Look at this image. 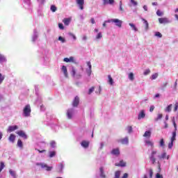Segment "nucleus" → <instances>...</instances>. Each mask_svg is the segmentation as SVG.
<instances>
[{
  "label": "nucleus",
  "mask_w": 178,
  "mask_h": 178,
  "mask_svg": "<svg viewBox=\"0 0 178 178\" xmlns=\"http://www.w3.org/2000/svg\"><path fill=\"white\" fill-rule=\"evenodd\" d=\"M83 69L80 67L78 69H75L74 67H72V75L73 77H76V79H80L81 77V74H83Z\"/></svg>",
  "instance_id": "1"
},
{
  "label": "nucleus",
  "mask_w": 178,
  "mask_h": 178,
  "mask_svg": "<svg viewBox=\"0 0 178 178\" xmlns=\"http://www.w3.org/2000/svg\"><path fill=\"white\" fill-rule=\"evenodd\" d=\"M24 112V116L25 118H29L30 115L31 114V107L30 106V104H27L25 106L23 110Z\"/></svg>",
  "instance_id": "2"
},
{
  "label": "nucleus",
  "mask_w": 178,
  "mask_h": 178,
  "mask_svg": "<svg viewBox=\"0 0 178 178\" xmlns=\"http://www.w3.org/2000/svg\"><path fill=\"white\" fill-rule=\"evenodd\" d=\"M107 22L108 23H115V26L120 28L122 27V23H123V22L119 19H111Z\"/></svg>",
  "instance_id": "3"
},
{
  "label": "nucleus",
  "mask_w": 178,
  "mask_h": 178,
  "mask_svg": "<svg viewBox=\"0 0 178 178\" xmlns=\"http://www.w3.org/2000/svg\"><path fill=\"white\" fill-rule=\"evenodd\" d=\"M176 140V132H172V136L171 137V142L168 144V148L170 149L173 147V141Z\"/></svg>",
  "instance_id": "4"
},
{
  "label": "nucleus",
  "mask_w": 178,
  "mask_h": 178,
  "mask_svg": "<svg viewBox=\"0 0 178 178\" xmlns=\"http://www.w3.org/2000/svg\"><path fill=\"white\" fill-rule=\"evenodd\" d=\"M156 155V151L153 150L149 156V159L152 161V163L154 165L155 162H156V159H155V156Z\"/></svg>",
  "instance_id": "5"
},
{
  "label": "nucleus",
  "mask_w": 178,
  "mask_h": 178,
  "mask_svg": "<svg viewBox=\"0 0 178 178\" xmlns=\"http://www.w3.org/2000/svg\"><path fill=\"white\" fill-rule=\"evenodd\" d=\"M36 165H38V166H41V168H46V170H47V172H49V171H51V170H52V167H49V166H48L47 164H45V163H36Z\"/></svg>",
  "instance_id": "6"
},
{
  "label": "nucleus",
  "mask_w": 178,
  "mask_h": 178,
  "mask_svg": "<svg viewBox=\"0 0 178 178\" xmlns=\"http://www.w3.org/2000/svg\"><path fill=\"white\" fill-rule=\"evenodd\" d=\"M169 22V19L167 17L159 18V23H160V24H168Z\"/></svg>",
  "instance_id": "7"
},
{
  "label": "nucleus",
  "mask_w": 178,
  "mask_h": 178,
  "mask_svg": "<svg viewBox=\"0 0 178 178\" xmlns=\"http://www.w3.org/2000/svg\"><path fill=\"white\" fill-rule=\"evenodd\" d=\"M79 104H80V99L79 98V96H76L73 100L72 106L74 107L79 106Z\"/></svg>",
  "instance_id": "8"
},
{
  "label": "nucleus",
  "mask_w": 178,
  "mask_h": 178,
  "mask_svg": "<svg viewBox=\"0 0 178 178\" xmlns=\"http://www.w3.org/2000/svg\"><path fill=\"white\" fill-rule=\"evenodd\" d=\"M76 2L79 5L81 10H83L84 9V0H76Z\"/></svg>",
  "instance_id": "9"
},
{
  "label": "nucleus",
  "mask_w": 178,
  "mask_h": 178,
  "mask_svg": "<svg viewBox=\"0 0 178 178\" xmlns=\"http://www.w3.org/2000/svg\"><path fill=\"white\" fill-rule=\"evenodd\" d=\"M17 134H18L19 137H22V138H24V140H27V134H26L24 131H19L17 132Z\"/></svg>",
  "instance_id": "10"
},
{
  "label": "nucleus",
  "mask_w": 178,
  "mask_h": 178,
  "mask_svg": "<svg viewBox=\"0 0 178 178\" xmlns=\"http://www.w3.org/2000/svg\"><path fill=\"white\" fill-rule=\"evenodd\" d=\"M145 118V111L141 110L138 115V120H141V119H144Z\"/></svg>",
  "instance_id": "11"
},
{
  "label": "nucleus",
  "mask_w": 178,
  "mask_h": 178,
  "mask_svg": "<svg viewBox=\"0 0 178 178\" xmlns=\"http://www.w3.org/2000/svg\"><path fill=\"white\" fill-rule=\"evenodd\" d=\"M19 127L17 125L10 126L7 130L8 133H12V131H15V130H17Z\"/></svg>",
  "instance_id": "12"
},
{
  "label": "nucleus",
  "mask_w": 178,
  "mask_h": 178,
  "mask_svg": "<svg viewBox=\"0 0 178 178\" xmlns=\"http://www.w3.org/2000/svg\"><path fill=\"white\" fill-rule=\"evenodd\" d=\"M118 143H121L124 145L129 144V138L126 137L124 138L120 139L118 140Z\"/></svg>",
  "instance_id": "13"
},
{
  "label": "nucleus",
  "mask_w": 178,
  "mask_h": 178,
  "mask_svg": "<svg viewBox=\"0 0 178 178\" xmlns=\"http://www.w3.org/2000/svg\"><path fill=\"white\" fill-rule=\"evenodd\" d=\"M81 147H83V148H88L89 145H90V142L87 141V140H83L81 143Z\"/></svg>",
  "instance_id": "14"
},
{
  "label": "nucleus",
  "mask_w": 178,
  "mask_h": 178,
  "mask_svg": "<svg viewBox=\"0 0 178 178\" xmlns=\"http://www.w3.org/2000/svg\"><path fill=\"white\" fill-rule=\"evenodd\" d=\"M67 116L68 119H72L73 116V108L68 109L67 111Z\"/></svg>",
  "instance_id": "15"
},
{
  "label": "nucleus",
  "mask_w": 178,
  "mask_h": 178,
  "mask_svg": "<svg viewBox=\"0 0 178 178\" xmlns=\"http://www.w3.org/2000/svg\"><path fill=\"white\" fill-rule=\"evenodd\" d=\"M112 155H115L116 156H118V155H120V151L119 150V148L113 149L111 151Z\"/></svg>",
  "instance_id": "16"
},
{
  "label": "nucleus",
  "mask_w": 178,
  "mask_h": 178,
  "mask_svg": "<svg viewBox=\"0 0 178 178\" xmlns=\"http://www.w3.org/2000/svg\"><path fill=\"white\" fill-rule=\"evenodd\" d=\"M64 62H66V63H69V62L74 63V58L73 56H71L70 58H65Z\"/></svg>",
  "instance_id": "17"
},
{
  "label": "nucleus",
  "mask_w": 178,
  "mask_h": 178,
  "mask_svg": "<svg viewBox=\"0 0 178 178\" xmlns=\"http://www.w3.org/2000/svg\"><path fill=\"white\" fill-rule=\"evenodd\" d=\"M8 140L11 143H15V140H16V136L13 134H11L8 138Z\"/></svg>",
  "instance_id": "18"
},
{
  "label": "nucleus",
  "mask_w": 178,
  "mask_h": 178,
  "mask_svg": "<svg viewBox=\"0 0 178 178\" xmlns=\"http://www.w3.org/2000/svg\"><path fill=\"white\" fill-rule=\"evenodd\" d=\"M62 72H63L65 77H68L67 68L66 67V66L63 65V67H62Z\"/></svg>",
  "instance_id": "19"
},
{
  "label": "nucleus",
  "mask_w": 178,
  "mask_h": 178,
  "mask_svg": "<svg viewBox=\"0 0 178 178\" xmlns=\"http://www.w3.org/2000/svg\"><path fill=\"white\" fill-rule=\"evenodd\" d=\"M99 170H100V177L106 178V175H105V172H104V168L100 167Z\"/></svg>",
  "instance_id": "20"
},
{
  "label": "nucleus",
  "mask_w": 178,
  "mask_h": 178,
  "mask_svg": "<svg viewBox=\"0 0 178 178\" xmlns=\"http://www.w3.org/2000/svg\"><path fill=\"white\" fill-rule=\"evenodd\" d=\"M145 143L147 145V147H151L152 148H154V143L152 141L149 140H146Z\"/></svg>",
  "instance_id": "21"
},
{
  "label": "nucleus",
  "mask_w": 178,
  "mask_h": 178,
  "mask_svg": "<svg viewBox=\"0 0 178 178\" xmlns=\"http://www.w3.org/2000/svg\"><path fill=\"white\" fill-rule=\"evenodd\" d=\"M172 123H173V126L175 127V130H174L173 133H175V135H176V132L177 131V124H176L175 118H173V119H172Z\"/></svg>",
  "instance_id": "22"
},
{
  "label": "nucleus",
  "mask_w": 178,
  "mask_h": 178,
  "mask_svg": "<svg viewBox=\"0 0 178 178\" xmlns=\"http://www.w3.org/2000/svg\"><path fill=\"white\" fill-rule=\"evenodd\" d=\"M63 23H64L65 26H69V24H70V19L65 18L63 20Z\"/></svg>",
  "instance_id": "23"
},
{
  "label": "nucleus",
  "mask_w": 178,
  "mask_h": 178,
  "mask_svg": "<svg viewBox=\"0 0 178 178\" xmlns=\"http://www.w3.org/2000/svg\"><path fill=\"white\" fill-rule=\"evenodd\" d=\"M63 163H60L59 165H58V173H62V171L63 170Z\"/></svg>",
  "instance_id": "24"
},
{
  "label": "nucleus",
  "mask_w": 178,
  "mask_h": 178,
  "mask_svg": "<svg viewBox=\"0 0 178 178\" xmlns=\"http://www.w3.org/2000/svg\"><path fill=\"white\" fill-rule=\"evenodd\" d=\"M159 147L161 148H165V140L163 138H161L159 141Z\"/></svg>",
  "instance_id": "25"
},
{
  "label": "nucleus",
  "mask_w": 178,
  "mask_h": 178,
  "mask_svg": "<svg viewBox=\"0 0 178 178\" xmlns=\"http://www.w3.org/2000/svg\"><path fill=\"white\" fill-rule=\"evenodd\" d=\"M115 166H121L122 168H124L126 166V163L123 161H120L119 163H115Z\"/></svg>",
  "instance_id": "26"
},
{
  "label": "nucleus",
  "mask_w": 178,
  "mask_h": 178,
  "mask_svg": "<svg viewBox=\"0 0 178 178\" xmlns=\"http://www.w3.org/2000/svg\"><path fill=\"white\" fill-rule=\"evenodd\" d=\"M143 137H147V138H149L151 137V131H146L145 134H143Z\"/></svg>",
  "instance_id": "27"
},
{
  "label": "nucleus",
  "mask_w": 178,
  "mask_h": 178,
  "mask_svg": "<svg viewBox=\"0 0 178 178\" xmlns=\"http://www.w3.org/2000/svg\"><path fill=\"white\" fill-rule=\"evenodd\" d=\"M129 26H130V27H131V29H133L134 31H138V29H137L136 25H134V24L129 23Z\"/></svg>",
  "instance_id": "28"
},
{
  "label": "nucleus",
  "mask_w": 178,
  "mask_h": 178,
  "mask_svg": "<svg viewBox=\"0 0 178 178\" xmlns=\"http://www.w3.org/2000/svg\"><path fill=\"white\" fill-rule=\"evenodd\" d=\"M128 77L131 81H133L134 80V74H133V72H130L128 75Z\"/></svg>",
  "instance_id": "29"
},
{
  "label": "nucleus",
  "mask_w": 178,
  "mask_h": 178,
  "mask_svg": "<svg viewBox=\"0 0 178 178\" xmlns=\"http://www.w3.org/2000/svg\"><path fill=\"white\" fill-rule=\"evenodd\" d=\"M17 147H19V148H23V142H22V140L19 139L17 140Z\"/></svg>",
  "instance_id": "30"
},
{
  "label": "nucleus",
  "mask_w": 178,
  "mask_h": 178,
  "mask_svg": "<svg viewBox=\"0 0 178 178\" xmlns=\"http://www.w3.org/2000/svg\"><path fill=\"white\" fill-rule=\"evenodd\" d=\"M108 83L111 86H113V79H112V76L111 75L108 76Z\"/></svg>",
  "instance_id": "31"
},
{
  "label": "nucleus",
  "mask_w": 178,
  "mask_h": 178,
  "mask_svg": "<svg viewBox=\"0 0 178 178\" xmlns=\"http://www.w3.org/2000/svg\"><path fill=\"white\" fill-rule=\"evenodd\" d=\"M143 23L145 24V30H148V27H149V24H148V22L144 19H143Z\"/></svg>",
  "instance_id": "32"
},
{
  "label": "nucleus",
  "mask_w": 178,
  "mask_h": 178,
  "mask_svg": "<svg viewBox=\"0 0 178 178\" xmlns=\"http://www.w3.org/2000/svg\"><path fill=\"white\" fill-rule=\"evenodd\" d=\"M162 118H163V115H162V113H159L157 115V118L155 119V121L158 122V120H161Z\"/></svg>",
  "instance_id": "33"
},
{
  "label": "nucleus",
  "mask_w": 178,
  "mask_h": 178,
  "mask_svg": "<svg viewBox=\"0 0 178 178\" xmlns=\"http://www.w3.org/2000/svg\"><path fill=\"white\" fill-rule=\"evenodd\" d=\"M165 112H171L172 111V104L168 105L165 109Z\"/></svg>",
  "instance_id": "34"
},
{
  "label": "nucleus",
  "mask_w": 178,
  "mask_h": 178,
  "mask_svg": "<svg viewBox=\"0 0 178 178\" xmlns=\"http://www.w3.org/2000/svg\"><path fill=\"white\" fill-rule=\"evenodd\" d=\"M6 60V58H5V56L0 54V63H2V62H5Z\"/></svg>",
  "instance_id": "35"
},
{
  "label": "nucleus",
  "mask_w": 178,
  "mask_h": 178,
  "mask_svg": "<svg viewBox=\"0 0 178 178\" xmlns=\"http://www.w3.org/2000/svg\"><path fill=\"white\" fill-rule=\"evenodd\" d=\"M161 158L162 159H165V158H166L167 159H169L170 156H166V152H163V153L161 154Z\"/></svg>",
  "instance_id": "36"
},
{
  "label": "nucleus",
  "mask_w": 178,
  "mask_h": 178,
  "mask_svg": "<svg viewBox=\"0 0 178 178\" xmlns=\"http://www.w3.org/2000/svg\"><path fill=\"white\" fill-rule=\"evenodd\" d=\"M55 155H56V152L55 151L49 152V158H54Z\"/></svg>",
  "instance_id": "37"
},
{
  "label": "nucleus",
  "mask_w": 178,
  "mask_h": 178,
  "mask_svg": "<svg viewBox=\"0 0 178 178\" xmlns=\"http://www.w3.org/2000/svg\"><path fill=\"white\" fill-rule=\"evenodd\" d=\"M114 178H120V171L118 170L115 172Z\"/></svg>",
  "instance_id": "38"
},
{
  "label": "nucleus",
  "mask_w": 178,
  "mask_h": 178,
  "mask_svg": "<svg viewBox=\"0 0 178 178\" xmlns=\"http://www.w3.org/2000/svg\"><path fill=\"white\" fill-rule=\"evenodd\" d=\"M5 168V163L3 162L0 163V173L2 172V170Z\"/></svg>",
  "instance_id": "39"
},
{
  "label": "nucleus",
  "mask_w": 178,
  "mask_h": 178,
  "mask_svg": "<svg viewBox=\"0 0 178 178\" xmlns=\"http://www.w3.org/2000/svg\"><path fill=\"white\" fill-rule=\"evenodd\" d=\"M3 80H5V76L0 73V84H2V83L3 82Z\"/></svg>",
  "instance_id": "40"
},
{
  "label": "nucleus",
  "mask_w": 178,
  "mask_h": 178,
  "mask_svg": "<svg viewBox=\"0 0 178 178\" xmlns=\"http://www.w3.org/2000/svg\"><path fill=\"white\" fill-rule=\"evenodd\" d=\"M56 145V143L54 140H52L51 142H50V146L51 147V148H55Z\"/></svg>",
  "instance_id": "41"
},
{
  "label": "nucleus",
  "mask_w": 178,
  "mask_h": 178,
  "mask_svg": "<svg viewBox=\"0 0 178 178\" xmlns=\"http://www.w3.org/2000/svg\"><path fill=\"white\" fill-rule=\"evenodd\" d=\"M9 173L10 175H11V176H13V177H16V173L15 172V171L10 170Z\"/></svg>",
  "instance_id": "42"
},
{
  "label": "nucleus",
  "mask_w": 178,
  "mask_h": 178,
  "mask_svg": "<svg viewBox=\"0 0 178 178\" xmlns=\"http://www.w3.org/2000/svg\"><path fill=\"white\" fill-rule=\"evenodd\" d=\"M157 16H163V12L161 11V10H158L156 11Z\"/></svg>",
  "instance_id": "43"
},
{
  "label": "nucleus",
  "mask_w": 178,
  "mask_h": 178,
  "mask_svg": "<svg viewBox=\"0 0 178 178\" xmlns=\"http://www.w3.org/2000/svg\"><path fill=\"white\" fill-rule=\"evenodd\" d=\"M95 87L94 86H92V88H90V89H89V91H88V95H90V94H92V92H94V90H95Z\"/></svg>",
  "instance_id": "44"
},
{
  "label": "nucleus",
  "mask_w": 178,
  "mask_h": 178,
  "mask_svg": "<svg viewBox=\"0 0 178 178\" xmlns=\"http://www.w3.org/2000/svg\"><path fill=\"white\" fill-rule=\"evenodd\" d=\"M155 79H158V73H155L152 75V80H155Z\"/></svg>",
  "instance_id": "45"
},
{
  "label": "nucleus",
  "mask_w": 178,
  "mask_h": 178,
  "mask_svg": "<svg viewBox=\"0 0 178 178\" xmlns=\"http://www.w3.org/2000/svg\"><path fill=\"white\" fill-rule=\"evenodd\" d=\"M50 10H51V12H56V6L54 5L51 6Z\"/></svg>",
  "instance_id": "46"
},
{
  "label": "nucleus",
  "mask_w": 178,
  "mask_h": 178,
  "mask_svg": "<svg viewBox=\"0 0 178 178\" xmlns=\"http://www.w3.org/2000/svg\"><path fill=\"white\" fill-rule=\"evenodd\" d=\"M155 35L156 37H159V38H162V33L160 32H156Z\"/></svg>",
  "instance_id": "47"
},
{
  "label": "nucleus",
  "mask_w": 178,
  "mask_h": 178,
  "mask_svg": "<svg viewBox=\"0 0 178 178\" xmlns=\"http://www.w3.org/2000/svg\"><path fill=\"white\" fill-rule=\"evenodd\" d=\"M149 73H151V70H149V69H147V70H145L143 74L145 76H147V74H149Z\"/></svg>",
  "instance_id": "48"
},
{
  "label": "nucleus",
  "mask_w": 178,
  "mask_h": 178,
  "mask_svg": "<svg viewBox=\"0 0 178 178\" xmlns=\"http://www.w3.org/2000/svg\"><path fill=\"white\" fill-rule=\"evenodd\" d=\"M149 178H152V176H153V175H154V171L152 170V168H150V169L149 170Z\"/></svg>",
  "instance_id": "49"
},
{
  "label": "nucleus",
  "mask_w": 178,
  "mask_h": 178,
  "mask_svg": "<svg viewBox=\"0 0 178 178\" xmlns=\"http://www.w3.org/2000/svg\"><path fill=\"white\" fill-rule=\"evenodd\" d=\"M102 38V33L99 32L97 35L96 36L97 40H99L100 38Z\"/></svg>",
  "instance_id": "50"
},
{
  "label": "nucleus",
  "mask_w": 178,
  "mask_h": 178,
  "mask_svg": "<svg viewBox=\"0 0 178 178\" xmlns=\"http://www.w3.org/2000/svg\"><path fill=\"white\" fill-rule=\"evenodd\" d=\"M128 133H132L133 132V127L131 126H129L127 127Z\"/></svg>",
  "instance_id": "51"
},
{
  "label": "nucleus",
  "mask_w": 178,
  "mask_h": 178,
  "mask_svg": "<svg viewBox=\"0 0 178 178\" xmlns=\"http://www.w3.org/2000/svg\"><path fill=\"white\" fill-rule=\"evenodd\" d=\"M58 27L60 30H64L65 26H63V24L59 23L58 24Z\"/></svg>",
  "instance_id": "52"
},
{
  "label": "nucleus",
  "mask_w": 178,
  "mask_h": 178,
  "mask_svg": "<svg viewBox=\"0 0 178 178\" xmlns=\"http://www.w3.org/2000/svg\"><path fill=\"white\" fill-rule=\"evenodd\" d=\"M155 109V106L152 105L149 108V112H154V110Z\"/></svg>",
  "instance_id": "53"
},
{
  "label": "nucleus",
  "mask_w": 178,
  "mask_h": 178,
  "mask_svg": "<svg viewBox=\"0 0 178 178\" xmlns=\"http://www.w3.org/2000/svg\"><path fill=\"white\" fill-rule=\"evenodd\" d=\"M35 150L38 151V152H39L40 154H42L43 152H46L47 151L45 149L40 150L38 149H35Z\"/></svg>",
  "instance_id": "54"
},
{
  "label": "nucleus",
  "mask_w": 178,
  "mask_h": 178,
  "mask_svg": "<svg viewBox=\"0 0 178 178\" xmlns=\"http://www.w3.org/2000/svg\"><path fill=\"white\" fill-rule=\"evenodd\" d=\"M58 41H61V42H65V38H63L62 36H60L58 38Z\"/></svg>",
  "instance_id": "55"
},
{
  "label": "nucleus",
  "mask_w": 178,
  "mask_h": 178,
  "mask_svg": "<svg viewBox=\"0 0 178 178\" xmlns=\"http://www.w3.org/2000/svg\"><path fill=\"white\" fill-rule=\"evenodd\" d=\"M156 178H163V176H162V175L157 173L156 175Z\"/></svg>",
  "instance_id": "56"
},
{
  "label": "nucleus",
  "mask_w": 178,
  "mask_h": 178,
  "mask_svg": "<svg viewBox=\"0 0 178 178\" xmlns=\"http://www.w3.org/2000/svg\"><path fill=\"white\" fill-rule=\"evenodd\" d=\"M178 109V103L175 104V108H174V112H176Z\"/></svg>",
  "instance_id": "57"
},
{
  "label": "nucleus",
  "mask_w": 178,
  "mask_h": 178,
  "mask_svg": "<svg viewBox=\"0 0 178 178\" xmlns=\"http://www.w3.org/2000/svg\"><path fill=\"white\" fill-rule=\"evenodd\" d=\"M131 3H133V5H134L135 6H137V1H134V0H131Z\"/></svg>",
  "instance_id": "58"
},
{
  "label": "nucleus",
  "mask_w": 178,
  "mask_h": 178,
  "mask_svg": "<svg viewBox=\"0 0 178 178\" xmlns=\"http://www.w3.org/2000/svg\"><path fill=\"white\" fill-rule=\"evenodd\" d=\"M108 2L110 5H113V3H115V0H108Z\"/></svg>",
  "instance_id": "59"
},
{
  "label": "nucleus",
  "mask_w": 178,
  "mask_h": 178,
  "mask_svg": "<svg viewBox=\"0 0 178 178\" xmlns=\"http://www.w3.org/2000/svg\"><path fill=\"white\" fill-rule=\"evenodd\" d=\"M87 65L88 66L89 69H91L92 66H91V62L88 61L87 62Z\"/></svg>",
  "instance_id": "60"
},
{
  "label": "nucleus",
  "mask_w": 178,
  "mask_h": 178,
  "mask_svg": "<svg viewBox=\"0 0 178 178\" xmlns=\"http://www.w3.org/2000/svg\"><path fill=\"white\" fill-rule=\"evenodd\" d=\"M128 177H129V174L124 173L122 178H128Z\"/></svg>",
  "instance_id": "61"
},
{
  "label": "nucleus",
  "mask_w": 178,
  "mask_h": 178,
  "mask_svg": "<svg viewBox=\"0 0 178 178\" xmlns=\"http://www.w3.org/2000/svg\"><path fill=\"white\" fill-rule=\"evenodd\" d=\"M91 69L89 68L88 70H87L88 76H91Z\"/></svg>",
  "instance_id": "62"
},
{
  "label": "nucleus",
  "mask_w": 178,
  "mask_h": 178,
  "mask_svg": "<svg viewBox=\"0 0 178 178\" xmlns=\"http://www.w3.org/2000/svg\"><path fill=\"white\" fill-rule=\"evenodd\" d=\"M70 35H71V37H72V38H73L74 40H76V35H74V34H73V33H70Z\"/></svg>",
  "instance_id": "63"
},
{
  "label": "nucleus",
  "mask_w": 178,
  "mask_h": 178,
  "mask_svg": "<svg viewBox=\"0 0 178 178\" xmlns=\"http://www.w3.org/2000/svg\"><path fill=\"white\" fill-rule=\"evenodd\" d=\"M104 5H108V0H103Z\"/></svg>",
  "instance_id": "64"
}]
</instances>
